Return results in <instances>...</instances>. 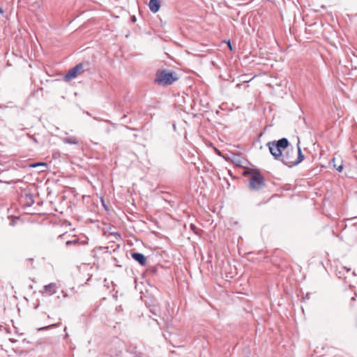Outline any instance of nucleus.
I'll return each mask as SVG.
<instances>
[{"label": "nucleus", "mask_w": 357, "mask_h": 357, "mask_svg": "<svg viewBox=\"0 0 357 357\" xmlns=\"http://www.w3.org/2000/svg\"><path fill=\"white\" fill-rule=\"evenodd\" d=\"M178 79L174 72L167 70H159L155 74V82L162 86H169Z\"/></svg>", "instance_id": "f257e3e1"}, {"label": "nucleus", "mask_w": 357, "mask_h": 357, "mask_svg": "<svg viewBox=\"0 0 357 357\" xmlns=\"http://www.w3.org/2000/svg\"><path fill=\"white\" fill-rule=\"evenodd\" d=\"M304 158L301 149L298 146V149H291L288 150L282 156L281 161L289 167H293L299 164Z\"/></svg>", "instance_id": "f03ea898"}, {"label": "nucleus", "mask_w": 357, "mask_h": 357, "mask_svg": "<svg viewBox=\"0 0 357 357\" xmlns=\"http://www.w3.org/2000/svg\"><path fill=\"white\" fill-rule=\"evenodd\" d=\"M289 145V142L286 138H282L278 142H271L267 144V146L270 150L271 153L273 156L277 159H282L284 154L282 151L287 149Z\"/></svg>", "instance_id": "7ed1b4c3"}, {"label": "nucleus", "mask_w": 357, "mask_h": 357, "mask_svg": "<svg viewBox=\"0 0 357 357\" xmlns=\"http://www.w3.org/2000/svg\"><path fill=\"white\" fill-rule=\"evenodd\" d=\"M264 185V178L259 172H254L250 179V186L252 189L259 190Z\"/></svg>", "instance_id": "20e7f679"}, {"label": "nucleus", "mask_w": 357, "mask_h": 357, "mask_svg": "<svg viewBox=\"0 0 357 357\" xmlns=\"http://www.w3.org/2000/svg\"><path fill=\"white\" fill-rule=\"evenodd\" d=\"M84 71V64L83 63H79L76 65L74 68L70 69L66 75L64 76L63 79L66 82H69L72 80L73 79L77 77L78 75L83 73Z\"/></svg>", "instance_id": "39448f33"}, {"label": "nucleus", "mask_w": 357, "mask_h": 357, "mask_svg": "<svg viewBox=\"0 0 357 357\" xmlns=\"http://www.w3.org/2000/svg\"><path fill=\"white\" fill-rule=\"evenodd\" d=\"M149 7L151 12L155 13L160 8V2L159 0H150Z\"/></svg>", "instance_id": "423d86ee"}, {"label": "nucleus", "mask_w": 357, "mask_h": 357, "mask_svg": "<svg viewBox=\"0 0 357 357\" xmlns=\"http://www.w3.org/2000/svg\"><path fill=\"white\" fill-rule=\"evenodd\" d=\"M132 257L137 261H138L141 265L144 266L146 263V258L143 254L141 253H132Z\"/></svg>", "instance_id": "0eeeda50"}, {"label": "nucleus", "mask_w": 357, "mask_h": 357, "mask_svg": "<svg viewBox=\"0 0 357 357\" xmlns=\"http://www.w3.org/2000/svg\"><path fill=\"white\" fill-rule=\"evenodd\" d=\"M334 168H335L339 172H341L343 169L342 161L339 158H333L332 159Z\"/></svg>", "instance_id": "6e6552de"}, {"label": "nucleus", "mask_w": 357, "mask_h": 357, "mask_svg": "<svg viewBox=\"0 0 357 357\" xmlns=\"http://www.w3.org/2000/svg\"><path fill=\"white\" fill-rule=\"evenodd\" d=\"M56 284H54V283H51V284H49L45 286V291L50 294H55L56 291Z\"/></svg>", "instance_id": "1a4fd4ad"}, {"label": "nucleus", "mask_w": 357, "mask_h": 357, "mask_svg": "<svg viewBox=\"0 0 357 357\" xmlns=\"http://www.w3.org/2000/svg\"><path fill=\"white\" fill-rule=\"evenodd\" d=\"M63 140L66 144H77L79 143L77 138L75 137H68L64 138Z\"/></svg>", "instance_id": "9d476101"}, {"label": "nucleus", "mask_w": 357, "mask_h": 357, "mask_svg": "<svg viewBox=\"0 0 357 357\" xmlns=\"http://www.w3.org/2000/svg\"><path fill=\"white\" fill-rule=\"evenodd\" d=\"M43 167L45 169L47 168V164L46 162H36V163H31L29 165V168H36V167Z\"/></svg>", "instance_id": "9b49d317"}, {"label": "nucleus", "mask_w": 357, "mask_h": 357, "mask_svg": "<svg viewBox=\"0 0 357 357\" xmlns=\"http://www.w3.org/2000/svg\"><path fill=\"white\" fill-rule=\"evenodd\" d=\"M297 271H298L299 273H301V271H302V268L301 266L299 265H297Z\"/></svg>", "instance_id": "f8f14e48"}, {"label": "nucleus", "mask_w": 357, "mask_h": 357, "mask_svg": "<svg viewBox=\"0 0 357 357\" xmlns=\"http://www.w3.org/2000/svg\"><path fill=\"white\" fill-rule=\"evenodd\" d=\"M227 45H228V47H229V50H232V47H231V45L230 41H228V42H227Z\"/></svg>", "instance_id": "ddd939ff"}, {"label": "nucleus", "mask_w": 357, "mask_h": 357, "mask_svg": "<svg viewBox=\"0 0 357 357\" xmlns=\"http://www.w3.org/2000/svg\"><path fill=\"white\" fill-rule=\"evenodd\" d=\"M77 243V241H67V242H66V244H67V245H70V244H71V243Z\"/></svg>", "instance_id": "4468645a"}, {"label": "nucleus", "mask_w": 357, "mask_h": 357, "mask_svg": "<svg viewBox=\"0 0 357 357\" xmlns=\"http://www.w3.org/2000/svg\"><path fill=\"white\" fill-rule=\"evenodd\" d=\"M3 13V10L1 9V8L0 7V13L2 14Z\"/></svg>", "instance_id": "2eb2a0df"}, {"label": "nucleus", "mask_w": 357, "mask_h": 357, "mask_svg": "<svg viewBox=\"0 0 357 357\" xmlns=\"http://www.w3.org/2000/svg\"><path fill=\"white\" fill-rule=\"evenodd\" d=\"M345 268L347 269V271H350V268H347L346 267H345Z\"/></svg>", "instance_id": "dca6fc26"}]
</instances>
